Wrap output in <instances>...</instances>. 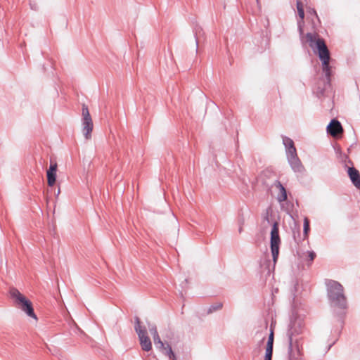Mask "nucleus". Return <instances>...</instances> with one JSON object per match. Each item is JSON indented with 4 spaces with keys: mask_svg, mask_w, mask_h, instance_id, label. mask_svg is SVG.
<instances>
[{
    "mask_svg": "<svg viewBox=\"0 0 360 360\" xmlns=\"http://www.w3.org/2000/svg\"><path fill=\"white\" fill-rule=\"evenodd\" d=\"M304 330V319L293 313L287 332L288 338L289 360H302V337L301 335Z\"/></svg>",
    "mask_w": 360,
    "mask_h": 360,
    "instance_id": "1",
    "label": "nucleus"
},
{
    "mask_svg": "<svg viewBox=\"0 0 360 360\" xmlns=\"http://www.w3.org/2000/svg\"><path fill=\"white\" fill-rule=\"evenodd\" d=\"M326 285L327 296L330 307L340 311L337 314L339 316L341 327H342L344 323L343 318L347 308V302L344 293V288L339 282L334 280H326Z\"/></svg>",
    "mask_w": 360,
    "mask_h": 360,
    "instance_id": "2",
    "label": "nucleus"
},
{
    "mask_svg": "<svg viewBox=\"0 0 360 360\" xmlns=\"http://www.w3.org/2000/svg\"><path fill=\"white\" fill-rule=\"evenodd\" d=\"M306 38L309 46L318 54L321 61L322 70L325 74V78H323V79H326V84H330L332 75V69L329 64L330 57L324 40L322 38L316 37L315 34L310 32L307 33Z\"/></svg>",
    "mask_w": 360,
    "mask_h": 360,
    "instance_id": "3",
    "label": "nucleus"
},
{
    "mask_svg": "<svg viewBox=\"0 0 360 360\" xmlns=\"http://www.w3.org/2000/svg\"><path fill=\"white\" fill-rule=\"evenodd\" d=\"M11 296L15 300L16 306L21 309L30 317L37 319L34 311L33 306L30 300L22 295L18 290L13 288L11 290Z\"/></svg>",
    "mask_w": 360,
    "mask_h": 360,
    "instance_id": "4",
    "label": "nucleus"
},
{
    "mask_svg": "<svg viewBox=\"0 0 360 360\" xmlns=\"http://www.w3.org/2000/svg\"><path fill=\"white\" fill-rule=\"evenodd\" d=\"M270 235V248L273 257V261L274 263H276L278 257L279 248L281 244V238L279 236V228L278 222L275 221L273 224Z\"/></svg>",
    "mask_w": 360,
    "mask_h": 360,
    "instance_id": "5",
    "label": "nucleus"
},
{
    "mask_svg": "<svg viewBox=\"0 0 360 360\" xmlns=\"http://www.w3.org/2000/svg\"><path fill=\"white\" fill-rule=\"evenodd\" d=\"M134 320V330L139 336L141 348L143 350L148 352L152 349V344L147 335V330L145 327L141 326V321L138 316H135Z\"/></svg>",
    "mask_w": 360,
    "mask_h": 360,
    "instance_id": "6",
    "label": "nucleus"
},
{
    "mask_svg": "<svg viewBox=\"0 0 360 360\" xmlns=\"http://www.w3.org/2000/svg\"><path fill=\"white\" fill-rule=\"evenodd\" d=\"M82 110V131H83L85 138L86 139H89L91 138V134L93 130L94 124H93L92 119L90 115L87 105H86L85 104H83Z\"/></svg>",
    "mask_w": 360,
    "mask_h": 360,
    "instance_id": "7",
    "label": "nucleus"
},
{
    "mask_svg": "<svg viewBox=\"0 0 360 360\" xmlns=\"http://www.w3.org/2000/svg\"><path fill=\"white\" fill-rule=\"evenodd\" d=\"M153 338L155 346L157 349L162 352L165 355L168 356L170 359L176 360V356L174 353L171 345L168 342H163L161 340L158 333L153 335Z\"/></svg>",
    "mask_w": 360,
    "mask_h": 360,
    "instance_id": "8",
    "label": "nucleus"
},
{
    "mask_svg": "<svg viewBox=\"0 0 360 360\" xmlns=\"http://www.w3.org/2000/svg\"><path fill=\"white\" fill-rule=\"evenodd\" d=\"M286 155L288 162L294 172L302 174L305 171L303 165L297 156V152Z\"/></svg>",
    "mask_w": 360,
    "mask_h": 360,
    "instance_id": "9",
    "label": "nucleus"
},
{
    "mask_svg": "<svg viewBox=\"0 0 360 360\" xmlns=\"http://www.w3.org/2000/svg\"><path fill=\"white\" fill-rule=\"evenodd\" d=\"M330 86L331 82H330L328 84H326V79L320 78L316 84V86L314 90V92L319 99H322L326 96V91L330 88Z\"/></svg>",
    "mask_w": 360,
    "mask_h": 360,
    "instance_id": "10",
    "label": "nucleus"
},
{
    "mask_svg": "<svg viewBox=\"0 0 360 360\" xmlns=\"http://www.w3.org/2000/svg\"><path fill=\"white\" fill-rule=\"evenodd\" d=\"M326 129L328 134L335 136L339 132L342 131V127L341 123L337 119H333L328 124Z\"/></svg>",
    "mask_w": 360,
    "mask_h": 360,
    "instance_id": "11",
    "label": "nucleus"
},
{
    "mask_svg": "<svg viewBox=\"0 0 360 360\" xmlns=\"http://www.w3.org/2000/svg\"><path fill=\"white\" fill-rule=\"evenodd\" d=\"M57 164L51 162L49 168L46 171L48 185L52 187L56 181Z\"/></svg>",
    "mask_w": 360,
    "mask_h": 360,
    "instance_id": "12",
    "label": "nucleus"
},
{
    "mask_svg": "<svg viewBox=\"0 0 360 360\" xmlns=\"http://www.w3.org/2000/svg\"><path fill=\"white\" fill-rule=\"evenodd\" d=\"M348 176L353 185L360 190V173L355 167H348Z\"/></svg>",
    "mask_w": 360,
    "mask_h": 360,
    "instance_id": "13",
    "label": "nucleus"
},
{
    "mask_svg": "<svg viewBox=\"0 0 360 360\" xmlns=\"http://www.w3.org/2000/svg\"><path fill=\"white\" fill-rule=\"evenodd\" d=\"M273 347H274V332L271 330L270 334L268 338L264 360H271L273 355Z\"/></svg>",
    "mask_w": 360,
    "mask_h": 360,
    "instance_id": "14",
    "label": "nucleus"
},
{
    "mask_svg": "<svg viewBox=\"0 0 360 360\" xmlns=\"http://www.w3.org/2000/svg\"><path fill=\"white\" fill-rule=\"evenodd\" d=\"M275 187L279 189V194L277 196V200L279 202H284L288 198L287 191L284 186L281 184L279 180H276L273 184Z\"/></svg>",
    "mask_w": 360,
    "mask_h": 360,
    "instance_id": "15",
    "label": "nucleus"
},
{
    "mask_svg": "<svg viewBox=\"0 0 360 360\" xmlns=\"http://www.w3.org/2000/svg\"><path fill=\"white\" fill-rule=\"evenodd\" d=\"M283 144L286 150V155L297 152L294 141L289 137L283 136Z\"/></svg>",
    "mask_w": 360,
    "mask_h": 360,
    "instance_id": "16",
    "label": "nucleus"
},
{
    "mask_svg": "<svg viewBox=\"0 0 360 360\" xmlns=\"http://www.w3.org/2000/svg\"><path fill=\"white\" fill-rule=\"evenodd\" d=\"M223 304L221 302H217L214 303L209 307L207 309V314H212L217 310H219L222 308Z\"/></svg>",
    "mask_w": 360,
    "mask_h": 360,
    "instance_id": "17",
    "label": "nucleus"
},
{
    "mask_svg": "<svg viewBox=\"0 0 360 360\" xmlns=\"http://www.w3.org/2000/svg\"><path fill=\"white\" fill-rule=\"evenodd\" d=\"M202 32V28L200 26H198V25H195V27L193 28V33H194V37L195 38V41H196V46H197L198 45L199 37L201 35ZM197 50H198V48L196 49V51Z\"/></svg>",
    "mask_w": 360,
    "mask_h": 360,
    "instance_id": "18",
    "label": "nucleus"
},
{
    "mask_svg": "<svg viewBox=\"0 0 360 360\" xmlns=\"http://www.w3.org/2000/svg\"><path fill=\"white\" fill-rule=\"evenodd\" d=\"M303 232L305 237H307L308 233L310 231V223L309 220L305 217L304 219V224H303Z\"/></svg>",
    "mask_w": 360,
    "mask_h": 360,
    "instance_id": "19",
    "label": "nucleus"
},
{
    "mask_svg": "<svg viewBox=\"0 0 360 360\" xmlns=\"http://www.w3.org/2000/svg\"><path fill=\"white\" fill-rule=\"evenodd\" d=\"M303 25H304V21L297 20V29H298V32L300 33V37H302L304 34Z\"/></svg>",
    "mask_w": 360,
    "mask_h": 360,
    "instance_id": "20",
    "label": "nucleus"
},
{
    "mask_svg": "<svg viewBox=\"0 0 360 360\" xmlns=\"http://www.w3.org/2000/svg\"><path fill=\"white\" fill-rule=\"evenodd\" d=\"M148 326L150 333L152 335L158 333V330H157L156 326L155 324H150L148 323Z\"/></svg>",
    "mask_w": 360,
    "mask_h": 360,
    "instance_id": "21",
    "label": "nucleus"
},
{
    "mask_svg": "<svg viewBox=\"0 0 360 360\" xmlns=\"http://www.w3.org/2000/svg\"><path fill=\"white\" fill-rule=\"evenodd\" d=\"M307 253L309 261L312 262L316 256V253L314 251H308Z\"/></svg>",
    "mask_w": 360,
    "mask_h": 360,
    "instance_id": "22",
    "label": "nucleus"
},
{
    "mask_svg": "<svg viewBox=\"0 0 360 360\" xmlns=\"http://www.w3.org/2000/svg\"><path fill=\"white\" fill-rule=\"evenodd\" d=\"M307 12L311 14V15H314L316 16V18L319 20V16H318V14L316 11V10L314 8H307Z\"/></svg>",
    "mask_w": 360,
    "mask_h": 360,
    "instance_id": "23",
    "label": "nucleus"
},
{
    "mask_svg": "<svg viewBox=\"0 0 360 360\" xmlns=\"http://www.w3.org/2000/svg\"><path fill=\"white\" fill-rule=\"evenodd\" d=\"M297 13H298V15H299V18H300V19L298 20L304 21V9H299L297 11Z\"/></svg>",
    "mask_w": 360,
    "mask_h": 360,
    "instance_id": "24",
    "label": "nucleus"
},
{
    "mask_svg": "<svg viewBox=\"0 0 360 360\" xmlns=\"http://www.w3.org/2000/svg\"><path fill=\"white\" fill-rule=\"evenodd\" d=\"M296 6H297V11L299 9H304L303 4L302 3V1L300 0H297Z\"/></svg>",
    "mask_w": 360,
    "mask_h": 360,
    "instance_id": "25",
    "label": "nucleus"
},
{
    "mask_svg": "<svg viewBox=\"0 0 360 360\" xmlns=\"http://www.w3.org/2000/svg\"><path fill=\"white\" fill-rule=\"evenodd\" d=\"M337 339H335L334 341H333L330 344L328 345L327 347L326 352L330 350V349L332 347V346L335 343Z\"/></svg>",
    "mask_w": 360,
    "mask_h": 360,
    "instance_id": "26",
    "label": "nucleus"
},
{
    "mask_svg": "<svg viewBox=\"0 0 360 360\" xmlns=\"http://www.w3.org/2000/svg\"><path fill=\"white\" fill-rule=\"evenodd\" d=\"M344 158H345V161H346L347 160H348L349 162L352 164V161L350 160H349V158L347 155H344Z\"/></svg>",
    "mask_w": 360,
    "mask_h": 360,
    "instance_id": "27",
    "label": "nucleus"
},
{
    "mask_svg": "<svg viewBox=\"0 0 360 360\" xmlns=\"http://www.w3.org/2000/svg\"><path fill=\"white\" fill-rule=\"evenodd\" d=\"M265 338H266V337H265V336L262 337V340H260V342H259V344H263V342H264V341Z\"/></svg>",
    "mask_w": 360,
    "mask_h": 360,
    "instance_id": "28",
    "label": "nucleus"
},
{
    "mask_svg": "<svg viewBox=\"0 0 360 360\" xmlns=\"http://www.w3.org/2000/svg\"><path fill=\"white\" fill-rule=\"evenodd\" d=\"M336 332H337L338 335H339L340 333V330H337Z\"/></svg>",
    "mask_w": 360,
    "mask_h": 360,
    "instance_id": "29",
    "label": "nucleus"
},
{
    "mask_svg": "<svg viewBox=\"0 0 360 360\" xmlns=\"http://www.w3.org/2000/svg\"><path fill=\"white\" fill-rule=\"evenodd\" d=\"M256 1H257V4L259 5V0H256Z\"/></svg>",
    "mask_w": 360,
    "mask_h": 360,
    "instance_id": "30",
    "label": "nucleus"
},
{
    "mask_svg": "<svg viewBox=\"0 0 360 360\" xmlns=\"http://www.w3.org/2000/svg\"><path fill=\"white\" fill-rule=\"evenodd\" d=\"M59 193H60V189H58V191L57 195H59Z\"/></svg>",
    "mask_w": 360,
    "mask_h": 360,
    "instance_id": "31",
    "label": "nucleus"
},
{
    "mask_svg": "<svg viewBox=\"0 0 360 360\" xmlns=\"http://www.w3.org/2000/svg\"><path fill=\"white\" fill-rule=\"evenodd\" d=\"M241 231H242V229H241V228H240V229H239V232H241Z\"/></svg>",
    "mask_w": 360,
    "mask_h": 360,
    "instance_id": "32",
    "label": "nucleus"
}]
</instances>
